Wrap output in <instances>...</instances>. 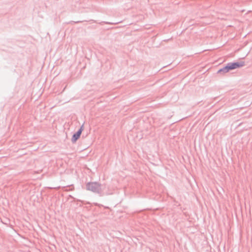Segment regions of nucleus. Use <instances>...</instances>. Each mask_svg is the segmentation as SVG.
Masks as SVG:
<instances>
[{"instance_id":"nucleus-1","label":"nucleus","mask_w":252,"mask_h":252,"mask_svg":"<svg viewBox=\"0 0 252 252\" xmlns=\"http://www.w3.org/2000/svg\"><path fill=\"white\" fill-rule=\"evenodd\" d=\"M86 189L94 193L98 194L100 196H103L105 185H102L97 182H91L86 184Z\"/></svg>"},{"instance_id":"nucleus-2","label":"nucleus","mask_w":252,"mask_h":252,"mask_svg":"<svg viewBox=\"0 0 252 252\" xmlns=\"http://www.w3.org/2000/svg\"><path fill=\"white\" fill-rule=\"evenodd\" d=\"M227 65L231 70L243 66L245 65V63L244 62L229 63H227Z\"/></svg>"},{"instance_id":"nucleus-3","label":"nucleus","mask_w":252,"mask_h":252,"mask_svg":"<svg viewBox=\"0 0 252 252\" xmlns=\"http://www.w3.org/2000/svg\"><path fill=\"white\" fill-rule=\"evenodd\" d=\"M83 126L82 125L80 129L76 133L73 134L71 139V141L73 143H75L80 137L83 130Z\"/></svg>"},{"instance_id":"nucleus-4","label":"nucleus","mask_w":252,"mask_h":252,"mask_svg":"<svg viewBox=\"0 0 252 252\" xmlns=\"http://www.w3.org/2000/svg\"><path fill=\"white\" fill-rule=\"evenodd\" d=\"M230 69H229V66H228L227 64L225 66H224L223 67L220 69L218 71V74H222V75H223L225 73L228 72L229 71H230Z\"/></svg>"},{"instance_id":"nucleus-5","label":"nucleus","mask_w":252,"mask_h":252,"mask_svg":"<svg viewBox=\"0 0 252 252\" xmlns=\"http://www.w3.org/2000/svg\"><path fill=\"white\" fill-rule=\"evenodd\" d=\"M105 23L106 24H111V25H113L114 24V23H111V22H102L101 23Z\"/></svg>"},{"instance_id":"nucleus-6","label":"nucleus","mask_w":252,"mask_h":252,"mask_svg":"<svg viewBox=\"0 0 252 252\" xmlns=\"http://www.w3.org/2000/svg\"><path fill=\"white\" fill-rule=\"evenodd\" d=\"M79 22H81V21H77V22H76L75 23H79Z\"/></svg>"}]
</instances>
